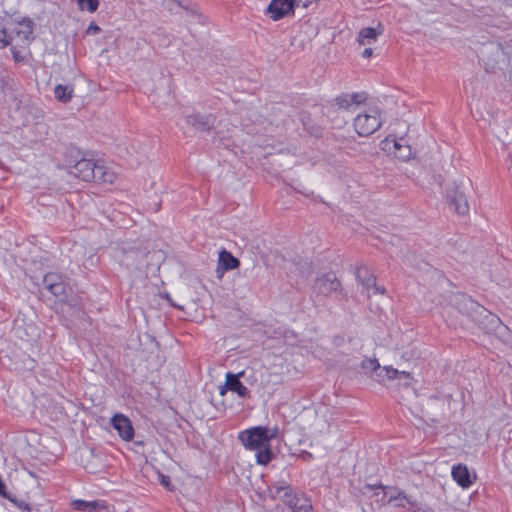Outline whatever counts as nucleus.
Listing matches in <instances>:
<instances>
[{
    "instance_id": "nucleus-19",
    "label": "nucleus",
    "mask_w": 512,
    "mask_h": 512,
    "mask_svg": "<svg viewBox=\"0 0 512 512\" xmlns=\"http://www.w3.org/2000/svg\"><path fill=\"white\" fill-rule=\"evenodd\" d=\"M381 34V31H377L375 28L366 27L359 31L357 41L361 45L366 43L370 44L371 41H375Z\"/></svg>"
},
{
    "instance_id": "nucleus-35",
    "label": "nucleus",
    "mask_w": 512,
    "mask_h": 512,
    "mask_svg": "<svg viewBox=\"0 0 512 512\" xmlns=\"http://www.w3.org/2000/svg\"><path fill=\"white\" fill-rule=\"evenodd\" d=\"M457 300H461L463 302L467 301L468 299L464 295H459L456 297Z\"/></svg>"
},
{
    "instance_id": "nucleus-10",
    "label": "nucleus",
    "mask_w": 512,
    "mask_h": 512,
    "mask_svg": "<svg viewBox=\"0 0 512 512\" xmlns=\"http://www.w3.org/2000/svg\"><path fill=\"white\" fill-rule=\"evenodd\" d=\"M357 278L362 283L363 287L367 290L369 297L377 293L381 295L386 293V289L384 287H378L376 285V277L367 269H359L357 272Z\"/></svg>"
},
{
    "instance_id": "nucleus-27",
    "label": "nucleus",
    "mask_w": 512,
    "mask_h": 512,
    "mask_svg": "<svg viewBox=\"0 0 512 512\" xmlns=\"http://www.w3.org/2000/svg\"><path fill=\"white\" fill-rule=\"evenodd\" d=\"M100 30H101V29H100V27H99L97 24H95V23H93V22H92V23L87 27V29H86L85 33H86L87 35H95V34L99 33V32H100Z\"/></svg>"
},
{
    "instance_id": "nucleus-11",
    "label": "nucleus",
    "mask_w": 512,
    "mask_h": 512,
    "mask_svg": "<svg viewBox=\"0 0 512 512\" xmlns=\"http://www.w3.org/2000/svg\"><path fill=\"white\" fill-rule=\"evenodd\" d=\"M43 285L55 296H61L65 293V284L62 277L57 273H47L43 278Z\"/></svg>"
},
{
    "instance_id": "nucleus-24",
    "label": "nucleus",
    "mask_w": 512,
    "mask_h": 512,
    "mask_svg": "<svg viewBox=\"0 0 512 512\" xmlns=\"http://www.w3.org/2000/svg\"><path fill=\"white\" fill-rule=\"evenodd\" d=\"M10 32H8V22L0 28V47H6L9 45Z\"/></svg>"
},
{
    "instance_id": "nucleus-13",
    "label": "nucleus",
    "mask_w": 512,
    "mask_h": 512,
    "mask_svg": "<svg viewBox=\"0 0 512 512\" xmlns=\"http://www.w3.org/2000/svg\"><path fill=\"white\" fill-rule=\"evenodd\" d=\"M243 375V372L239 374H233L231 372H228L226 374V382L225 386L228 390L235 392L238 396L245 398L249 396V390L248 388L243 385L239 377Z\"/></svg>"
},
{
    "instance_id": "nucleus-16",
    "label": "nucleus",
    "mask_w": 512,
    "mask_h": 512,
    "mask_svg": "<svg viewBox=\"0 0 512 512\" xmlns=\"http://www.w3.org/2000/svg\"><path fill=\"white\" fill-rule=\"evenodd\" d=\"M239 265L240 261L229 251L224 249L219 253L217 271L222 270V272H225L228 270H233L238 268Z\"/></svg>"
},
{
    "instance_id": "nucleus-28",
    "label": "nucleus",
    "mask_w": 512,
    "mask_h": 512,
    "mask_svg": "<svg viewBox=\"0 0 512 512\" xmlns=\"http://www.w3.org/2000/svg\"><path fill=\"white\" fill-rule=\"evenodd\" d=\"M398 380H404L405 385H408V384H410V382L412 380V376L409 372L400 371Z\"/></svg>"
},
{
    "instance_id": "nucleus-21",
    "label": "nucleus",
    "mask_w": 512,
    "mask_h": 512,
    "mask_svg": "<svg viewBox=\"0 0 512 512\" xmlns=\"http://www.w3.org/2000/svg\"><path fill=\"white\" fill-rule=\"evenodd\" d=\"M292 512H311L312 505L310 500L303 496L297 495V498L293 501L292 505L289 506Z\"/></svg>"
},
{
    "instance_id": "nucleus-22",
    "label": "nucleus",
    "mask_w": 512,
    "mask_h": 512,
    "mask_svg": "<svg viewBox=\"0 0 512 512\" xmlns=\"http://www.w3.org/2000/svg\"><path fill=\"white\" fill-rule=\"evenodd\" d=\"M187 122L197 128L204 130L205 126L208 124V119L206 117L200 116L199 114H196L189 116L187 118Z\"/></svg>"
},
{
    "instance_id": "nucleus-6",
    "label": "nucleus",
    "mask_w": 512,
    "mask_h": 512,
    "mask_svg": "<svg viewBox=\"0 0 512 512\" xmlns=\"http://www.w3.org/2000/svg\"><path fill=\"white\" fill-rule=\"evenodd\" d=\"M366 487L369 489L381 488L387 490V492H384L383 496V498L387 497V500L384 501V504L394 503V505L399 508H406L408 506L409 510H411L415 506V502L411 499V497L397 488L386 487L383 486L382 484H379L377 486L367 485Z\"/></svg>"
},
{
    "instance_id": "nucleus-31",
    "label": "nucleus",
    "mask_w": 512,
    "mask_h": 512,
    "mask_svg": "<svg viewBox=\"0 0 512 512\" xmlns=\"http://www.w3.org/2000/svg\"><path fill=\"white\" fill-rule=\"evenodd\" d=\"M413 512H435L432 508L430 507H425V508H421V507H418L416 504L415 506L411 509Z\"/></svg>"
},
{
    "instance_id": "nucleus-3",
    "label": "nucleus",
    "mask_w": 512,
    "mask_h": 512,
    "mask_svg": "<svg viewBox=\"0 0 512 512\" xmlns=\"http://www.w3.org/2000/svg\"><path fill=\"white\" fill-rule=\"evenodd\" d=\"M69 173L83 181H97L112 184L116 174L101 161L82 158L70 167Z\"/></svg>"
},
{
    "instance_id": "nucleus-12",
    "label": "nucleus",
    "mask_w": 512,
    "mask_h": 512,
    "mask_svg": "<svg viewBox=\"0 0 512 512\" xmlns=\"http://www.w3.org/2000/svg\"><path fill=\"white\" fill-rule=\"evenodd\" d=\"M482 326L487 333L503 334L508 333V327L504 326L500 318L490 312L482 314Z\"/></svg>"
},
{
    "instance_id": "nucleus-33",
    "label": "nucleus",
    "mask_w": 512,
    "mask_h": 512,
    "mask_svg": "<svg viewBox=\"0 0 512 512\" xmlns=\"http://www.w3.org/2000/svg\"><path fill=\"white\" fill-rule=\"evenodd\" d=\"M508 79L512 83V57L509 60Z\"/></svg>"
},
{
    "instance_id": "nucleus-4",
    "label": "nucleus",
    "mask_w": 512,
    "mask_h": 512,
    "mask_svg": "<svg viewBox=\"0 0 512 512\" xmlns=\"http://www.w3.org/2000/svg\"><path fill=\"white\" fill-rule=\"evenodd\" d=\"M382 112L378 107H369L354 118V128L359 136L367 137L382 126Z\"/></svg>"
},
{
    "instance_id": "nucleus-7",
    "label": "nucleus",
    "mask_w": 512,
    "mask_h": 512,
    "mask_svg": "<svg viewBox=\"0 0 512 512\" xmlns=\"http://www.w3.org/2000/svg\"><path fill=\"white\" fill-rule=\"evenodd\" d=\"M296 0H272L266 12L274 21H278L287 15L294 13Z\"/></svg>"
},
{
    "instance_id": "nucleus-14",
    "label": "nucleus",
    "mask_w": 512,
    "mask_h": 512,
    "mask_svg": "<svg viewBox=\"0 0 512 512\" xmlns=\"http://www.w3.org/2000/svg\"><path fill=\"white\" fill-rule=\"evenodd\" d=\"M367 99L365 93L342 94L336 97L335 103L341 109H350L353 104L359 105Z\"/></svg>"
},
{
    "instance_id": "nucleus-26",
    "label": "nucleus",
    "mask_w": 512,
    "mask_h": 512,
    "mask_svg": "<svg viewBox=\"0 0 512 512\" xmlns=\"http://www.w3.org/2000/svg\"><path fill=\"white\" fill-rule=\"evenodd\" d=\"M383 370L385 371V376L389 380H395L399 377V370L392 368V367H384Z\"/></svg>"
},
{
    "instance_id": "nucleus-32",
    "label": "nucleus",
    "mask_w": 512,
    "mask_h": 512,
    "mask_svg": "<svg viewBox=\"0 0 512 512\" xmlns=\"http://www.w3.org/2000/svg\"><path fill=\"white\" fill-rule=\"evenodd\" d=\"M372 53H373V50L371 48H365L364 51L362 52V56L364 58H369L372 56Z\"/></svg>"
},
{
    "instance_id": "nucleus-30",
    "label": "nucleus",
    "mask_w": 512,
    "mask_h": 512,
    "mask_svg": "<svg viewBox=\"0 0 512 512\" xmlns=\"http://www.w3.org/2000/svg\"><path fill=\"white\" fill-rule=\"evenodd\" d=\"M160 482L163 486L167 487V488H170V478L169 476H166V475H163L161 474L160 475Z\"/></svg>"
},
{
    "instance_id": "nucleus-18",
    "label": "nucleus",
    "mask_w": 512,
    "mask_h": 512,
    "mask_svg": "<svg viewBox=\"0 0 512 512\" xmlns=\"http://www.w3.org/2000/svg\"><path fill=\"white\" fill-rule=\"evenodd\" d=\"M272 497L275 499H280L289 507L297 498V494L292 493V489L289 485H285L275 487L274 491L272 492Z\"/></svg>"
},
{
    "instance_id": "nucleus-9",
    "label": "nucleus",
    "mask_w": 512,
    "mask_h": 512,
    "mask_svg": "<svg viewBox=\"0 0 512 512\" xmlns=\"http://www.w3.org/2000/svg\"><path fill=\"white\" fill-rule=\"evenodd\" d=\"M113 428L118 432L119 436L130 441L134 436V429L130 419L123 414H116L111 419Z\"/></svg>"
},
{
    "instance_id": "nucleus-17",
    "label": "nucleus",
    "mask_w": 512,
    "mask_h": 512,
    "mask_svg": "<svg viewBox=\"0 0 512 512\" xmlns=\"http://www.w3.org/2000/svg\"><path fill=\"white\" fill-rule=\"evenodd\" d=\"M453 479L463 488H467L472 484L471 475L466 466L458 464L452 468Z\"/></svg>"
},
{
    "instance_id": "nucleus-5",
    "label": "nucleus",
    "mask_w": 512,
    "mask_h": 512,
    "mask_svg": "<svg viewBox=\"0 0 512 512\" xmlns=\"http://www.w3.org/2000/svg\"><path fill=\"white\" fill-rule=\"evenodd\" d=\"M445 203L451 211L458 215L464 216L469 211L467 199L456 185H452L446 189Z\"/></svg>"
},
{
    "instance_id": "nucleus-8",
    "label": "nucleus",
    "mask_w": 512,
    "mask_h": 512,
    "mask_svg": "<svg viewBox=\"0 0 512 512\" xmlns=\"http://www.w3.org/2000/svg\"><path fill=\"white\" fill-rule=\"evenodd\" d=\"M341 284L337 277L332 273H327L317 278L314 285V291L318 294L328 296L340 289Z\"/></svg>"
},
{
    "instance_id": "nucleus-15",
    "label": "nucleus",
    "mask_w": 512,
    "mask_h": 512,
    "mask_svg": "<svg viewBox=\"0 0 512 512\" xmlns=\"http://www.w3.org/2000/svg\"><path fill=\"white\" fill-rule=\"evenodd\" d=\"M71 506L76 511H86V512H96L99 510H106L107 503L104 500H94V501H85V500H73Z\"/></svg>"
},
{
    "instance_id": "nucleus-2",
    "label": "nucleus",
    "mask_w": 512,
    "mask_h": 512,
    "mask_svg": "<svg viewBox=\"0 0 512 512\" xmlns=\"http://www.w3.org/2000/svg\"><path fill=\"white\" fill-rule=\"evenodd\" d=\"M8 32H10L9 46L12 56L16 62H21L28 54L29 45L33 40V23L28 18L9 21Z\"/></svg>"
},
{
    "instance_id": "nucleus-23",
    "label": "nucleus",
    "mask_w": 512,
    "mask_h": 512,
    "mask_svg": "<svg viewBox=\"0 0 512 512\" xmlns=\"http://www.w3.org/2000/svg\"><path fill=\"white\" fill-rule=\"evenodd\" d=\"M6 499H8L11 503L14 504V506H16L18 509L22 511L33 512V509L25 500L17 499L15 496H12L11 494H9V497H7Z\"/></svg>"
},
{
    "instance_id": "nucleus-20",
    "label": "nucleus",
    "mask_w": 512,
    "mask_h": 512,
    "mask_svg": "<svg viewBox=\"0 0 512 512\" xmlns=\"http://www.w3.org/2000/svg\"><path fill=\"white\" fill-rule=\"evenodd\" d=\"M55 98L63 103H67L71 100L73 95V88L70 86L59 84L54 90Z\"/></svg>"
},
{
    "instance_id": "nucleus-1",
    "label": "nucleus",
    "mask_w": 512,
    "mask_h": 512,
    "mask_svg": "<svg viewBox=\"0 0 512 512\" xmlns=\"http://www.w3.org/2000/svg\"><path fill=\"white\" fill-rule=\"evenodd\" d=\"M277 433L276 427L256 426L240 432L238 439L245 449L255 452L257 464L267 465L273 458L270 441Z\"/></svg>"
},
{
    "instance_id": "nucleus-34",
    "label": "nucleus",
    "mask_w": 512,
    "mask_h": 512,
    "mask_svg": "<svg viewBox=\"0 0 512 512\" xmlns=\"http://www.w3.org/2000/svg\"><path fill=\"white\" fill-rule=\"evenodd\" d=\"M4 87H5V81L2 77H0V93L3 92Z\"/></svg>"
},
{
    "instance_id": "nucleus-25",
    "label": "nucleus",
    "mask_w": 512,
    "mask_h": 512,
    "mask_svg": "<svg viewBox=\"0 0 512 512\" xmlns=\"http://www.w3.org/2000/svg\"><path fill=\"white\" fill-rule=\"evenodd\" d=\"M394 147H395L396 153H398L397 157H399L403 160L410 158V155H411L410 147H405L404 150H402V146L398 142H395Z\"/></svg>"
},
{
    "instance_id": "nucleus-29",
    "label": "nucleus",
    "mask_w": 512,
    "mask_h": 512,
    "mask_svg": "<svg viewBox=\"0 0 512 512\" xmlns=\"http://www.w3.org/2000/svg\"><path fill=\"white\" fill-rule=\"evenodd\" d=\"M498 335H499V337L502 338V340L506 344L512 346V332L509 329H508V333H503V334H498Z\"/></svg>"
}]
</instances>
